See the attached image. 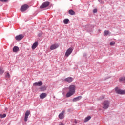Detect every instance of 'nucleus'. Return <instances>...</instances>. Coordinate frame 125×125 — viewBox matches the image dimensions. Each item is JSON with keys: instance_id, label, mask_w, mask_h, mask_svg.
Returning <instances> with one entry per match:
<instances>
[{"instance_id": "obj_1", "label": "nucleus", "mask_w": 125, "mask_h": 125, "mask_svg": "<svg viewBox=\"0 0 125 125\" xmlns=\"http://www.w3.org/2000/svg\"><path fill=\"white\" fill-rule=\"evenodd\" d=\"M69 92L66 94V97H71L75 94L76 92V86L75 85H70L68 88Z\"/></svg>"}, {"instance_id": "obj_2", "label": "nucleus", "mask_w": 125, "mask_h": 125, "mask_svg": "<svg viewBox=\"0 0 125 125\" xmlns=\"http://www.w3.org/2000/svg\"><path fill=\"white\" fill-rule=\"evenodd\" d=\"M103 109H108L109 106H110V101H104L103 102L102 104Z\"/></svg>"}, {"instance_id": "obj_3", "label": "nucleus", "mask_w": 125, "mask_h": 125, "mask_svg": "<svg viewBox=\"0 0 125 125\" xmlns=\"http://www.w3.org/2000/svg\"><path fill=\"white\" fill-rule=\"evenodd\" d=\"M72 52H73V48L70 47L66 50L65 56H66V57H68Z\"/></svg>"}, {"instance_id": "obj_4", "label": "nucleus", "mask_w": 125, "mask_h": 125, "mask_svg": "<svg viewBox=\"0 0 125 125\" xmlns=\"http://www.w3.org/2000/svg\"><path fill=\"white\" fill-rule=\"evenodd\" d=\"M115 90L118 94H125V90H121L118 87L115 88Z\"/></svg>"}, {"instance_id": "obj_5", "label": "nucleus", "mask_w": 125, "mask_h": 125, "mask_svg": "<svg viewBox=\"0 0 125 125\" xmlns=\"http://www.w3.org/2000/svg\"><path fill=\"white\" fill-rule=\"evenodd\" d=\"M30 114L31 112L30 111V110H27L26 111L24 117L25 122H27V121H28V118L29 117V116H30Z\"/></svg>"}, {"instance_id": "obj_6", "label": "nucleus", "mask_w": 125, "mask_h": 125, "mask_svg": "<svg viewBox=\"0 0 125 125\" xmlns=\"http://www.w3.org/2000/svg\"><path fill=\"white\" fill-rule=\"evenodd\" d=\"M28 8H29V6L27 4H24L21 8V11L24 12V11H26Z\"/></svg>"}, {"instance_id": "obj_7", "label": "nucleus", "mask_w": 125, "mask_h": 125, "mask_svg": "<svg viewBox=\"0 0 125 125\" xmlns=\"http://www.w3.org/2000/svg\"><path fill=\"white\" fill-rule=\"evenodd\" d=\"M49 2H45L40 6V8H41V9H42V8H45L49 5Z\"/></svg>"}, {"instance_id": "obj_8", "label": "nucleus", "mask_w": 125, "mask_h": 125, "mask_svg": "<svg viewBox=\"0 0 125 125\" xmlns=\"http://www.w3.org/2000/svg\"><path fill=\"white\" fill-rule=\"evenodd\" d=\"M24 38V35L23 34H20L15 37V40L16 41H21Z\"/></svg>"}, {"instance_id": "obj_9", "label": "nucleus", "mask_w": 125, "mask_h": 125, "mask_svg": "<svg viewBox=\"0 0 125 125\" xmlns=\"http://www.w3.org/2000/svg\"><path fill=\"white\" fill-rule=\"evenodd\" d=\"M43 83L42 81H39L38 82H35L33 83V85L34 86H42V85Z\"/></svg>"}, {"instance_id": "obj_10", "label": "nucleus", "mask_w": 125, "mask_h": 125, "mask_svg": "<svg viewBox=\"0 0 125 125\" xmlns=\"http://www.w3.org/2000/svg\"><path fill=\"white\" fill-rule=\"evenodd\" d=\"M65 114V110L62 111L59 115V118L60 119V120H63V118H64L65 115H64Z\"/></svg>"}, {"instance_id": "obj_11", "label": "nucleus", "mask_w": 125, "mask_h": 125, "mask_svg": "<svg viewBox=\"0 0 125 125\" xmlns=\"http://www.w3.org/2000/svg\"><path fill=\"white\" fill-rule=\"evenodd\" d=\"M59 46V45L58 44H53L50 46L51 50H54V49H56Z\"/></svg>"}, {"instance_id": "obj_12", "label": "nucleus", "mask_w": 125, "mask_h": 125, "mask_svg": "<svg viewBox=\"0 0 125 125\" xmlns=\"http://www.w3.org/2000/svg\"><path fill=\"white\" fill-rule=\"evenodd\" d=\"M38 45H39V43L38 42H35L32 46V49H36Z\"/></svg>"}, {"instance_id": "obj_13", "label": "nucleus", "mask_w": 125, "mask_h": 125, "mask_svg": "<svg viewBox=\"0 0 125 125\" xmlns=\"http://www.w3.org/2000/svg\"><path fill=\"white\" fill-rule=\"evenodd\" d=\"M65 82H67V83H72L73 82V78L68 77L64 79Z\"/></svg>"}, {"instance_id": "obj_14", "label": "nucleus", "mask_w": 125, "mask_h": 125, "mask_svg": "<svg viewBox=\"0 0 125 125\" xmlns=\"http://www.w3.org/2000/svg\"><path fill=\"white\" fill-rule=\"evenodd\" d=\"M46 95L47 94L45 93H42L41 94H40V97L41 99H43L44 98H45L46 97Z\"/></svg>"}, {"instance_id": "obj_15", "label": "nucleus", "mask_w": 125, "mask_h": 125, "mask_svg": "<svg viewBox=\"0 0 125 125\" xmlns=\"http://www.w3.org/2000/svg\"><path fill=\"white\" fill-rule=\"evenodd\" d=\"M82 99V96H79L76 98H75L73 99V102H76L77 101H79V100H81Z\"/></svg>"}, {"instance_id": "obj_16", "label": "nucleus", "mask_w": 125, "mask_h": 125, "mask_svg": "<svg viewBox=\"0 0 125 125\" xmlns=\"http://www.w3.org/2000/svg\"><path fill=\"white\" fill-rule=\"evenodd\" d=\"M13 52H17V51H19V47L17 46H14L13 49Z\"/></svg>"}, {"instance_id": "obj_17", "label": "nucleus", "mask_w": 125, "mask_h": 125, "mask_svg": "<svg viewBox=\"0 0 125 125\" xmlns=\"http://www.w3.org/2000/svg\"><path fill=\"white\" fill-rule=\"evenodd\" d=\"M69 21H70V20H69L68 19H65L63 20V23L64 24H69Z\"/></svg>"}, {"instance_id": "obj_18", "label": "nucleus", "mask_w": 125, "mask_h": 125, "mask_svg": "<svg viewBox=\"0 0 125 125\" xmlns=\"http://www.w3.org/2000/svg\"><path fill=\"white\" fill-rule=\"evenodd\" d=\"M69 13L70 15H75V11L72 9L69 10Z\"/></svg>"}, {"instance_id": "obj_19", "label": "nucleus", "mask_w": 125, "mask_h": 125, "mask_svg": "<svg viewBox=\"0 0 125 125\" xmlns=\"http://www.w3.org/2000/svg\"><path fill=\"white\" fill-rule=\"evenodd\" d=\"M91 119V117L88 116L85 118L84 122H88Z\"/></svg>"}, {"instance_id": "obj_20", "label": "nucleus", "mask_w": 125, "mask_h": 125, "mask_svg": "<svg viewBox=\"0 0 125 125\" xmlns=\"http://www.w3.org/2000/svg\"><path fill=\"white\" fill-rule=\"evenodd\" d=\"M120 82H125V77H121L119 79Z\"/></svg>"}, {"instance_id": "obj_21", "label": "nucleus", "mask_w": 125, "mask_h": 125, "mask_svg": "<svg viewBox=\"0 0 125 125\" xmlns=\"http://www.w3.org/2000/svg\"><path fill=\"white\" fill-rule=\"evenodd\" d=\"M5 117H6V114H4L2 115L1 114H0V118H5Z\"/></svg>"}, {"instance_id": "obj_22", "label": "nucleus", "mask_w": 125, "mask_h": 125, "mask_svg": "<svg viewBox=\"0 0 125 125\" xmlns=\"http://www.w3.org/2000/svg\"><path fill=\"white\" fill-rule=\"evenodd\" d=\"M104 35L107 36V35H109V33H110V32L108 30H105L104 31Z\"/></svg>"}, {"instance_id": "obj_23", "label": "nucleus", "mask_w": 125, "mask_h": 125, "mask_svg": "<svg viewBox=\"0 0 125 125\" xmlns=\"http://www.w3.org/2000/svg\"><path fill=\"white\" fill-rule=\"evenodd\" d=\"M3 73H4V71H3L1 68H0V75H2Z\"/></svg>"}, {"instance_id": "obj_24", "label": "nucleus", "mask_w": 125, "mask_h": 125, "mask_svg": "<svg viewBox=\"0 0 125 125\" xmlns=\"http://www.w3.org/2000/svg\"><path fill=\"white\" fill-rule=\"evenodd\" d=\"M98 1L102 4H104V3H105V2L104 1H102V0H98Z\"/></svg>"}, {"instance_id": "obj_25", "label": "nucleus", "mask_w": 125, "mask_h": 125, "mask_svg": "<svg viewBox=\"0 0 125 125\" xmlns=\"http://www.w3.org/2000/svg\"><path fill=\"white\" fill-rule=\"evenodd\" d=\"M6 77H7V78H10V75H9V73H7V74H6Z\"/></svg>"}, {"instance_id": "obj_26", "label": "nucleus", "mask_w": 125, "mask_h": 125, "mask_svg": "<svg viewBox=\"0 0 125 125\" xmlns=\"http://www.w3.org/2000/svg\"><path fill=\"white\" fill-rule=\"evenodd\" d=\"M93 12L94 13H96V12H97V9H94L93 11Z\"/></svg>"}, {"instance_id": "obj_27", "label": "nucleus", "mask_w": 125, "mask_h": 125, "mask_svg": "<svg viewBox=\"0 0 125 125\" xmlns=\"http://www.w3.org/2000/svg\"><path fill=\"white\" fill-rule=\"evenodd\" d=\"M110 45H114V44H115V42H111L110 43Z\"/></svg>"}, {"instance_id": "obj_28", "label": "nucleus", "mask_w": 125, "mask_h": 125, "mask_svg": "<svg viewBox=\"0 0 125 125\" xmlns=\"http://www.w3.org/2000/svg\"><path fill=\"white\" fill-rule=\"evenodd\" d=\"M0 1H1L2 2H5L7 1V0H0Z\"/></svg>"}, {"instance_id": "obj_29", "label": "nucleus", "mask_w": 125, "mask_h": 125, "mask_svg": "<svg viewBox=\"0 0 125 125\" xmlns=\"http://www.w3.org/2000/svg\"><path fill=\"white\" fill-rule=\"evenodd\" d=\"M105 96H102V98H100V100H101V99H103L104 98Z\"/></svg>"}, {"instance_id": "obj_30", "label": "nucleus", "mask_w": 125, "mask_h": 125, "mask_svg": "<svg viewBox=\"0 0 125 125\" xmlns=\"http://www.w3.org/2000/svg\"><path fill=\"white\" fill-rule=\"evenodd\" d=\"M59 125H64V124L62 123H60V124H59Z\"/></svg>"}, {"instance_id": "obj_31", "label": "nucleus", "mask_w": 125, "mask_h": 125, "mask_svg": "<svg viewBox=\"0 0 125 125\" xmlns=\"http://www.w3.org/2000/svg\"><path fill=\"white\" fill-rule=\"evenodd\" d=\"M41 89L42 90V88H41Z\"/></svg>"}]
</instances>
